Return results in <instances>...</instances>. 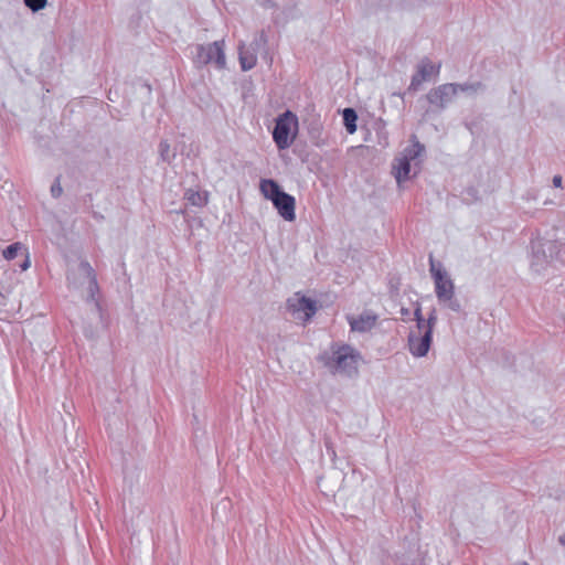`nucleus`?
I'll list each match as a JSON object with an SVG mask.
<instances>
[{"label":"nucleus","mask_w":565,"mask_h":565,"mask_svg":"<svg viewBox=\"0 0 565 565\" xmlns=\"http://www.w3.org/2000/svg\"><path fill=\"white\" fill-rule=\"evenodd\" d=\"M361 353L349 344L332 343L328 351L322 352L318 360L332 374L348 377L356 376Z\"/></svg>","instance_id":"obj_1"},{"label":"nucleus","mask_w":565,"mask_h":565,"mask_svg":"<svg viewBox=\"0 0 565 565\" xmlns=\"http://www.w3.org/2000/svg\"><path fill=\"white\" fill-rule=\"evenodd\" d=\"M531 268L540 274L552 262L565 264V244L557 241L537 239L532 242Z\"/></svg>","instance_id":"obj_2"},{"label":"nucleus","mask_w":565,"mask_h":565,"mask_svg":"<svg viewBox=\"0 0 565 565\" xmlns=\"http://www.w3.org/2000/svg\"><path fill=\"white\" fill-rule=\"evenodd\" d=\"M259 190L265 199L271 201L278 214L285 221H295L296 200L292 195L286 193L278 182L273 179H263L259 184Z\"/></svg>","instance_id":"obj_3"},{"label":"nucleus","mask_w":565,"mask_h":565,"mask_svg":"<svg viewBox=\"0 0 565 565\" xmlns=\"http://www.w3.org/2000/svg\"><path fill=\"white\" fill-rule=\"evenodd\" d=\"M298 131V118L290 111L286 110L275 120L273 129V139L279 150L289 148Z\"/></svg>","instance_id":"obj_4"},{"label":"nucleus","mask_w":565,"mask_h":565,"mask_svg":"<svg viewBox=\"0 0 565 565\" xmlns=\"http://www.w3.org/2000/svg\"><path fill=\"white\" fill-rule=\"evenodd\" d=\"M79 270L88 279V296L86 299L87 305L90 307L93 319L96 320V328H105L106 319L99 301L96 299V295L99 291L97 277L95 270L90 264L86 260L79 263Z\"/></svg>","instance_id":"obj_5"},{"label":"nucleus","mask_w":565,"mask_h":565,"mask_svg":"<svg viewBox=\"0 0 565 565\" xmlns=\"http://www.w3.org/2000/svg\"><path fill=\"white\" fill-rule=\"evenodd\" d=\"M211 63H214L218 70H223L226 66L223 40L196 45L194 57L196 67H203Z\"/></svg>","instance_id":"obj_6"},{"label":"nucleus","mask_w":565,"mask_h":565,"mask_svg":"<svg viewBox=\"0 0 565 565\" xmlns=\"http://www.w3.org/2000/svg\"><path fill=\"white\" fill-rule=\"evenodd\" d=\"M455 97L456 92L452 83L441 84L435 88H431L426 94V99L430 105V108L427 109V113L431 111L435 114H440L448 107Z\"/></svg>","instance_id":"obj_7"},{"label":"nucleus","mask_w":565,"mask_h":565,"mask_svg":"<svg viewBox=\"0 0 565 565\" xmlns=\"http://www.w3.org/2000/svg\"><path fill=\"white\" fill-rule=\"evenodd\" d=\"M429 271L435 284L437 299H441L451 291H455V284L440 263H436L433 255L429 256Z\"/></svg>","instance_id":"obj_8"},{"label":"nucleus","mask_w":565,"mask_h":565,"mask_svg":"<svg viewBox=\"0 0 565 565\" xmlns=\"http://www.w3.org/2000/svg\"><path fill=\"white\" fill-rule=\"evenodd\" d=\"M440 64L435 65L428 58L422 60L417 65V72L412 76L408 90L416 92L420 85L429 81L433 75H438Z\"/></svg>","instance_id":"obj_9"},{"label":"nucleus","mask_w":565,"mask_h":565,"mask_svg":"<svg viewBox=\"0 0 565 565\" xmlns=\"http://www.w3.org/2000/svg\"><path fill=\"white\" fill-rule=\"evenodd\" d=\"M287 307L292 313L303 312L305 320H309L317 312V301L298 294L287 300Z\"/></svg>","instance_id":"obj_10"},{"label":"nucleus","mask_w":565,"mask_h":565,"mask_svg":"<svg viewBox=\"0 0 565 565\" xmlns=\"http://www.w3.org/2000/svg\"><path fill=\"white\" fill-rule=\"evenodd\" d=\"M431 340L433 335L429 334V330L423 334L411 331L408 334L409 352L416 358L426 356L430 349Z\"/></svg>","instance_id":"obj_11"},{"label":"nucleus","mask_w":565,"mask_h":565,"mask_svg":"<svg viewBox=\"0 0 565 565\" xmlns=\"http://www.w3.org/2000/svg\"><path fill=\"white\" fill-rule=\"evenodd\" d=\"M257 52L248 45L239 44L238 60L243 71H249L255 67L257 63Z\"/></svg>","instance_id":"obj_12"},{"label":"nucleus","mask_w":565,"mask_h":565,"mask_svg":"<svg viewBox=\"0 0 565 565\" xmlns=\"http://www.w3.org/2000/svg\"><path fill=\"white\" fill-rule=\"evenodd\" d=\"M393 174L398 184L408 180L411 177V161L406 160V158L397 157L393 164Z\"/></svg>","instance_id":"obj_13"},{"label":"nucleus","mask_w":565,"mask_h":565,"mask_svg":"<svg viewBox=\"0 0 565 565\" xmlns=\"http://www.w3.org/2000/svg\"><path fill=\"white\" fill-rule=\"evenodd\" d=\"M375 321L376 316L371 315H361L358 318H351L349 320L351 330L356 332L370 331L375 326Z\"/></svg>","instance_id":"obj_14"},{"label":"nucleus","mask_w":565,"mask_h":565,"mask_svg":"<svg viewBox=\"0 0 565 565\" xmlns=\"http://www.w3.org/2000/svg\"><path fill=\"white\" fill-rule=\"evenodd\" d=\"M412 145L406 147L399 157L406 158L408 161H416L425 153V146L420 143L415 135L411 138Z\"/></svg>","instance_id":"obj_15"},{"label":"nucleus","mask_w":565,"mask_h":565,"mask_svg":"<svg viewBox=\"0 0 565 565\" xmlns=\"http://www.w3.org/2000/svg\"><path fill=\"white\" fill-rule=\"evenodd\" d=\"M456 95L458 92L467 93L468 95H475L479 92L484 90V85L481 82H467V83H452Z\"/></svg>","instance_id":"obj_16"},{"label":"nucleus","mask_w":565,"mask_h":565,"mask_svg":"<svg viewBox=\"0 0 565 565\" xmlns=\"http://www.w3.org/2000/svg\"><path fill=\"white\" fill-rule=\"evenodd\" d=\"M343 125L349 134L356 131L358 114L353 108H344L342 111Z\"/></svg>","instance_id":"obj_17"},{"label":"nucleus","mask_w":565,"mask_h":565,"mask_svg":"<svg viewBox=\"0 0 565 565\" xmlns=\"http://www.w3.org/2000/svg\"><path fill=\"white\" fill-rule=\"evenodd\" d=\"M438 302L454 312L461 311V303L459 299L455 296V291L449 292L448 295L439 299Z\"/></svg>","instance_id":"obj_18"},{"label":"nucleus","mask_w":565,"mask_h":565,"mask_svg":"<svg viewBox=\"0 0 565 565\" xmlns=\"http://www.w3.org/2000/svg\"><path fill=\"white\" fill-rule=\"evenodd\" d=\"M158 149L160 160L162 162L170 164L177 156L175 151L171 149L170 143L167 140L160 141Z\"/></svg>","instance_id":"obj_19"},{"label":"nucleus","mask_w":565,"mask_h":565,"mask_svg":"<svg viewBox=\"0 0 565 565\" xmlns=\"http://www.w3.org/2000/svg\"><path fill=\"white\" fill-rule=\"evenodd\" d=\"M188 201L194 206H203L207 203V194L201 193L199 191H188L186 192Z\"/></svg>","instance_id":"obj_20"},{"label":"nucleus","mask_w":565,"mask_h":565,"mask_svg":"<svg viewBox=\"0 0 565 565\" xmlns=\"http://www.w3.org/2000/svg\"><path fill=\"white\" fill-rule=\"evenodd\" d=\"M267 45V36L264 31H260L255 34L253 41L248 45L250 49H254L257 53L265 51Z\"/></svg>","instance_id":"obj_21"},{"label":"nucleus","mask_w":565,"mask_h":565,"mask_svg":"<svg viewBox=\"0 0 565 565\" xmlns=\"http://www.w3.org/2000/svg\"><path fill=\"white\" fill-rule=\"evenodd\" d=\"M23 248L21 243H13L3 250V257L8 260H12L17 257L19 250Z\"/></svg>","instance_id":"obj_22"},{"label":"nucleus","mask_w":565,"mask_h":565,"mask_svg":"<svg viewBox=\"0 0 565 565\" xmlns=\"http://www.w3.org/2000/svg\"><path fill=\"white\" fill-rule=\"evenodd\" d=\"M23 2L33 12H39L47 4V0H23Z\"/></svg>","instance_id":"obj_23"},{"label":"nucleus","mask_w":565,"mask_h":565,"mask_svg":"<svg viewBox=\"0 0 565 565\" xmlns=\"http://www.w3.org/2000/svg\"><path fill=\"white\" fill-rule=\"evenodd\" d=\"M416 327L417 334H423L424 332H427L429 330V334L433 335L434 329L430 327L426 319H417Z\"/></svg>","instance_id":"obj_24"},{"label":"nucleus","mask_w":565,"mask_h":565,"mask_svg":"<svg viewBox=\"0 0 565 565\" xmlns=\"http://www.w3.org/2000/svg\"><path fill=\"white\" fill-rule=\"evenodd\" d=\"M62 191L63 190H62V186L60 184V180L57 178L56 181L51 186L52 196L53 198H58L62 194Z\"/></svg>","instance_id":"obj_25"},{"label":"nucleus","mask_w":565,"mask_h":565,"mask_svg":"<svg viewBox=\"0 0 565 565\" xmlns=\"http://www.w3.org/2000/svg\"><path fill=\"white\" fill-rule=\"evenodd\" d=\"M427 322L430 324V327L434 329L436 322H437V313H436V309H433L429 315H428V318L426 319Z\"/></svg>","instance_id":"obj_26"},{"label":"nucleus","mask_w":565,"mask_h":565,"mask_svg":"<svg viewBox=\"0 0 565 565\" xmlns=\"http://www.w3.org/2000/svg\"><path fill=\"white\" fill-rule=\"evenodd\" d=\"M552 182L555 188H561L562 182H563L562 175H559V174L554 175Z\"/></svg>","instance_id":"obj_27"},{"label":"nucleus","mask_w":565,"mask_h":565,"mask_svg":"<svg viewBox=\"0 0 565 565\" xmlns=\"http://www.w3.org/2000/svg\"><path fill=\"white\" fill-rule=\"evenodd\" d=\"M30 266H31V262H30V258H29V254L26 253L25 254V259L20 265V268H21V270H26Z\"/></svg>","instance_id":"obj_28"},{"label":"nucleus","mask_w":565,"mask_h":565,"mask_svg":"<svg viewBox=\"0 0 565 565\" xmlns=\"http://www.w3.org/2000/svg\"><path fill=\"white\" fill-rule=\"evenodd\" d=\"M414 317H415L416 321H417V319H424V317L422 316V309L419 306L415 309Z\"/></svg>","instance_id":"obj_29"},{"label":"nucleus","mask_w":565,"mask_h":565,"mask_svg":"<svg viewBox=\"0 0 565 565\" xmlns=\"http://www.w3.org/2000/svg\"><path fill=\"white\" fill-rule=\"evenodd\" d=\"M558 542L561 545L565 546V532L562 535H559Z\"/></svg>","instance_id":"obj_30"},{"label":"nucleus","mask_w":565,"mask_h":565,"mask_svg":"<svg viewBox=\"0 0 565 565\" xmlns=\"http://www.w3.org/2000/svg\"><path fill=\"white\" fill-rule=\"evenodd\" d=\"M396 562L398 563V565H414V564H408L407 562H404L402 558H399L398 556H396Z\"/></svg>","instance_id":"obj_31"},{"label":"nucleus","mask_w":565,"mask_h":565,"mask_svg":"<svg viewBox=\"0 0 565 565\" xmlns=\"http://www.w3.org/2000/svg\"><path fill=\"white\" fill-rule=\"evenodd\" d=\"M85 334H86L87 337H89V338H93V337L95 335V332H94L93 330H90V329H86V330H85Z\"/></svg>","instance_id":"obj_32"},{"label":"nucleus","mask_w":565,"mask_h":565,"mask_svg":"<svg viewBox=\"0 0 565 565\" xmlns=\"http://www.w3.org/2000/svg\"><path fill=\"white\" fill-rule=\"evenodd\" d=\"M515 565H529L526 562H520V563H516Z\"/></svg>","instance_id":"obj_33"},{"label":"nucleus","mask_w":565,"mask_h":565,"mask_svg":"<svg viewBox=\"0 0 565 565\" xmlns=\"http://www.w3.org/2000/svg\"><path fill=\"white\" fill-rule=\"evenodd\" d=\"M324 445H326V447H327V448H329V441H328V439H326V440H324Z\"/></svg>","instance_id":"obj_34"}]
</instances>
